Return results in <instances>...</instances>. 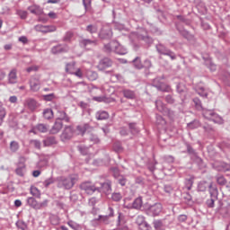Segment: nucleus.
<instances>
[{
    "label": "nucleus",
    "instance_id": "obj_1",
    "mask_svg": "<svg viewBox=\"0 0 230 230\" xmlns=\"http://www.w3.org/2000/svg\"><path fill=\"white\" fill-rule=\"evenodd\" d=\"M201 111L205 119H208L209 121H213L218 125H222L224 123V119H222V117H220V115H218L217 112H215V111L203 108Z\"/></svg>",
    "mask_w": 230,
    "mask_h": 230
},
{
    "label": "nucleus",
    "instance_id": "obj_2",
    "mask_svg": "<svg viewBox=\"0 0 230 230\" xmlns=\"http://www.w3.org/2000/svg\"><path fill=\"white\" fill-rule=\"evenodd\" d=\"M185 146L187 148V153L189 154V155H190V159H193L199 164L200 169L206 168V164H204V161L202 160V158H200V156H199V154H197V151L193 149L191 145L186 142Z\"/></svg>",
    "mask_w": 230,
    "mask_h": 230
},
{
    "label": "nucleus",
    "instance_id": "obj_3",
    "mask_svg": "<svg viewBox=\"0 0 230 230\" xmlns=\"http://www.w3.org/2000/svg\"><path fill=\"white\" fill-rule=\"evenodd\" d=\"M76 181L78 179L76 177H70V178H60L58 183V188H64L65 190H71L73 186H75Z\"/></svg>",
    "mask_w": 230,
    "mask_h": 230
},
{
    "label": "nucleus",
    "instance_id": "obj_4",
    "mask_svg": "<svg viewBox=\"0 0 230 230\" xmlns=\"http://www.w3.org/2000/svg\"><path fill=\"white\" fill-rule=\"evenodd\" d=\"M108 211H109V215H106V216L99 215L98 218L93 219V224H94V222H102V224L109 226V224H111V218L114 217V208H112V207H109Z\"/></svg>",
    "mask_w": 230,
    "mask_h": 230
},
{
    "label": "nucleus",
    "instance_id": "obj_5",
    "mask_svg": "<svg viewBox=\"0 0 230 230\" xmlns=\"http://www.w3.org/2000/svg\"><path fill=\"white\" fill-rule=\"evenodd\" d=\"M155 48L160 55H164L165 57H170L171 60H175V58H177V56L175 55V53L173 51L170 50L164 45L159 43L155 46Z\"/></svg>",
    "mask_w": 230,
    "mask_h": 230
},
{
    "label": "nucleus",
    "instance_id": "obj_6",
    "mask_svg": "<svg viewBox=\"0 0 230 230\" xmlns=\"http://www.w3.org/2000/svg\"><path fill=\"white\" fill-rule=\"evenodd\" d=\"M75 136V128L73 126H66L60 135L61 141H69Z\"/></svg>",
    "mask_w": 230,
    "mask_h": 230
},
{
    "label": "nucleus",
    "instance_id": "obj_7",
    "mask_svg": "<svg viewBox=\"0 0 230 230\" xmlns=\"http://www.w3.org/2000/svg\"><path fill=\"white\" fill-rule=\"evenodd\" d=\"M162 211L163 205H161V203H155L148 207L146 209V214L149 215V217H159Z\"/></svg>",
    "mask_w": 230,
    "mask_h": 230
},
{
    "label": "nucleus",
    "instance_id": "obj_8",
    "mask_svg": "<svg viewBox=\"0 0 230 230\" xmlns=\"http://www.w3.org/2000/svg\"><path fill=\"white\" fill-rule=\"evenodd\" d=\"M94 128L90 123H82L76 126L75 130L78 136H85L87 132H93Z\"/></svg>",
    "mask_w": 230,
    "mask_h": 230
},
{
    "label": "nucleus",
    "instance_id": "obj_9",
    "mask_svg": "<svg viewBox=\"0 0 230 230\" xmlns=\"http://www.w3.org/2000/svg\"><path fill=\"white\" fill-rule=\"evenodd\" d=\"M99 39H102V40H110V39H112V29L111 26L106 25L101 29Z\"/></svg>",
    "mask_w": 230,
    "mask_h": 230
},
{
    "label": "nucleus",
    "instance_id": "obj_10",
    "mask_svg": "<svg viewBox=\"0 0 230 230\" xmlns=\"http://www.w3.org/2000/svg\"><path fill=\"white\" fill-rule=\"evenodd\" d=\"M153 86L156 87L158 91H162V93H170L172 91L170 85L161 82L159 78L153 80Z\"/></svg>",
    "mask_w": 230,
    "mask_h": 230
},
{
    "label": "nucleus",
    "instance_id": "obj_11",
    "mask_svg": "<svg viewBox=\"0 0 230 230\" xmlns=\"http://www.w3.org/2000/svg\"><path fill=\"white\" fill-rule=\"evenodd\" d=\"M97 191H102L105 195H111L112 193V181L106 180L104 182H102L101 188H98Z\"/></svg>",
    "mask_w": 230,
    "mask_h": 230
},
{
    "label": "nucleus",
    "instance_id": "obj_12",
    "mask_svg": "<svg viewBox=\"0 0 230 230\" xmlns=\"http://www.w3.org/2000/svg\"><path fill=\"white\" fill-rule=\"evenodd\" d=\"M79 46H80V48L88 49L89 48H91L93 46H98V40L83 38V39L79 40Z\"/></svg>",
    "mask_w": 230,
    "mask_h": 230
},
{
    "label": "nucleus",
    "instance_id": "obj_13",
    "mask_svg": "<svg viewBox=\"0 0 230 230\" xmlns=\"http://www.w3.org/2000/svg\"><path fill=\"white\" fill-rule=\"evenodd\" d=\"M80 189L83 190V191H85V193H87L88 195H93L94 191H98L99 190L98 188H96V186L93 185L89 181L83 182L80 185Z\"/></svg>",
    "mask_w": 230,
    "mask_h": 230
},
{
    "label": "nucleus",
    "instance_id": "obj_14",
    "mask_svg": "<svg viewBox=\"0 0 230 230\" xmlns=\"http://www.w3.org/2000/svg\"><path fill=\"white\" fill-rule=\"evenodd\" d=\"M112 64H114L111 58H104L99 61V64L97 65V68L99 71H105V69H108V67H112Z\"/></svg>",
    "mask_w": 230,
    "mask_h": 230
},
{
    "label": "nucleus",
    "instance_id": "obj_15",
    "mask_svg": "<svg viewBox=\"0 0 230 230\" xmlns=\"http://www.w3.org/2000/svg\"><path fill=\"white\" fill-rule=\"evenodd\" d=\"M138 40H143L147 46H152L154 44V39L148 35L146 31L137 33Z\"/></svg>",
    "mask_w": 230,
    "mask_h": 230
},
{
    "label": "nucleus",
    "instance_id": "obj_16",
    "mask_svg": "<svg viewBox=\"0 0 230 230\" xmlns=\"http://www.w3.org/2000/svg\"><path fill=\"white\" fill-rule=\"evenodd\" d=\"M69 51V46L67 44H58L51 49L53 55H59V53H67Z\"/></svg>",
    "mask_w": 230,
    "mask_h": 230
},
{
    "label": "nucleus",
    "instance_id": "obj_17",
    "mask_svg": "<svg viewBox=\"0 0 230 230\" xmlns=\"http://www.w3.org/2000/svg\"><path fill=\"white\" fill-rule=\"evenodd\" d=\"M25 106L33 112V111L40 107V104L35 99L29 98L25 100Z\"/></svg>",
    "mask_w": 230,
    "mask_h": 230
},
{
    "label": "nucleus",
    "instance_id": "obj_18",
    "mask_svg": "<svg viewBox=\"0 0 230 230\" xmlns=\"http://www.w3.org/2000/svg\"><path fill=\"white\" fill-rule=\"evenodd\" d=\"M112 46L114 47L113 51H115L117 55H127L128 53L127 49L123 47V45L119 44V42L113 40Z\"/></svg>",
    "mask_w": 230,
    "mask_h": 230
},
{
    "label": "nucleus",
    "instance_id": "obj_19",
    "mask_svg": "<svg viewBox=\"0 0 230 230\" xmlns=\"http://www.w3.org/2000/svg\"><path fill=\"white\" fill-rule=\"evenodd\" d=\"M30 87L32 93H37L40 90V80L38 77H32L30 80Z\"/></svg>",
    "mask_w": 230,
    "mask_h": 230
},
{
    "label": "nucleus",
    "instance_id": "obj_20",
    "mask_svg": "<svg viewBox=\"0 0 230 230\" xmlns=\"http://www.w3.org/2000/svg\"><path fill=\"white\" fill-rule=\"evenodd\" d=\"M120 93L127 100H136V91L128 88H123Z\"/></svg>",
    "mask_w": 230,
    "mask_h": 230
},
{
    "label": "nucleus",
    "instance_id": "obj_21",
    "mask_svg": "<svg viewBox=\"0 0 230 230\" xmlns=\"http://www.w3.org/2000/svg\"><path fill=\"white\" fill-rule=\"evenodd\" d=\"M35 130L37 132H40L41 134H46V132H48L49 130V125L48 124H44V123H40L38 125H36L33 129L31 130V132L35 133Z\"/></svg>",
    "mask_w": 230,
    "mask_h": 230
},
{
    "label": "nucleus",
    "instance_id": "obj_22",
    "mask_svg": "<svg viewBox=\"0 0 230 230\" xmlns=\"http://www.w3.org/2000/svg\"><path fill=\"white\" fill-rule=\"evenodd\" d=\"M64 127V123L60 120H57L55 121L54 125L52 126L51 129H50V134H58V132H60V130H62V128Z\"/></svg>",
    "mask_w": 230,
    "mask_h": 230
},
{
    "label": "nucleus",
    "instance_id": "obj_23",
    "mask_svg": "<svg viewBox=\"0 0 230 230\" xmlns=\"http://www.w3.org/2000/svg\"><path fill=\"white\" fill-rule=\"evenodd\" d=\"M29 12L33 13L34 15H42L44 13V10L37 4H33L28 7Z\"/></svg>",
    "mask_w": 230,
    "mask_h": 230
},
{
    "label": "nucleus",
    "instance_id": "obj_24",
    "mask_svg": "<svg viewBox=\"0 0 230 230\" xmlns=\"http://www.w3.org/2000/svg\"><path fill=\"white\" fill-rule=\"evenodd\" d=\"M58 141H57V137H47L43 139V146H53V145H57Z\"/></svg>",
    "mask_w": 230,
    "mask_h": 230
},
{
    "label": "nucleus",
    "instance_id": "obj_25",
    "mask_svg": "<svg viewBox=\"0 0 230 230\" xmlns=\"http://www.w3.org/2000/svg\"><path fill=\"white\" fill-rule=\"evenodd\" d=\"M177 30L183 39H186L187 40H195V36L190 33V31L180 28H177Z\"/></svg>",
    "mask_w": 230,
    "mask_h": 230
},
{
    "label": "nucleus",
    "instance_id": "obj_26",
    "mask_svg": "<svg viewBox=\"0 0 230 230\" xmlns=\"http://www.w3.org/2000/svg\"><path fill=\"white\" fill-rule=\"evenodd\" d=\"M58 117L56 119L58 121H65L66 123H69L71 121V118L69 115L66 113L64 111H58Z\"/></svg>",
    "mask_w": 230,
    "mask_h": 230
},
{
    "label": "nucleus",
    "instance_id": "obj_27",
    "mask_svg": "<svg viewBox=\"0 0 230 230\" xmlns=\"http://www.w3.org/2000/svg\"><path fill=\"white\" fill-rule=\"evenodd\" d=\"M17 83V69L13 68L8 74V84H14Z\"/></svg>",
    "mask_w": 230,
    "mask_h": 230
},
{
    "label": "nucleus",
    "instance_id": "obj_28",
    "mask_svg": "<svg viewBox=\"0 0 230 230\" xmlns=\"http://www.w3.org/2000/svg\"><path fill=\"white\" fill-rule=\"evenodd\" d=\"M209 186H211V182H208L206 181H201L198 183L197 191H208L209 189Z\"/></svg>",
    "mask_w": 230,
    "mask_h": 230
},
{
    "label": "nucleus",
    "instance_id": "obj_29",
    "mask_svg": "<svg viewBox=\"0 0 230 230\" xmlns=\"http://www.w3.org/2000/svg\"><path fill=\"white\" fill-rule=\"evenodd\" d=\"M95 119L98 121H103V119H109V112L101 110L95 113Z\"/></svg>",
    "mask_w": 230,
    "mask_h": 230
},
{
    "label": "nucleus",
    "instance_id": "obj_30",
    "mask_svg": "<svg viewBox=\"0 0 230 230\" xmlns=\"http://www.w3.org/2000/svg\"><path fill=\"white\" fill-rule=\"evenodd\" d=\"M65 71L66 73H68V75H73V73L76 71V62L72 61L70 63H66Z\"/></svg>",
    "mask_w": 230,
    "mask_h": 230
},
{
    "label": "nucleus",
    "instance_id": "obj_31",
    "mask_svg": "<svg viewBox=\"0 0 230 230\" xmlns=\"http://www.w3.org/2000/svg\"><path fill=\"white\" fill-rule=\"evenodd\" d=\"M90 148L91 146H87L84 144L77 146V150L82 155H89L91 154Z\"/></svg>",
    "mask_w": 230,
    "mask_h": 230
},
{
    "label": "nucleus",
    "instance_id": "obj_32",
    "mask_svg": "<svg viewBox=\"0 0 230 230\" xmlns=\"http://www.w3.org/2000/svg\"><path fill=\"white\" fill-rule=\"evenodd\" d=\"M128 126L129 128V132L130 134H132V136H137V134H139V128H137V123L128 122Z\"/></svg>",
    "mask_w": 230,
    "mask_h": 230
},
{
    "label": "nucleus",
    "instance_id": "obj_33",
    "mask_svg": "<svg viewBox=\"0 0 230 230\" xmlns=\"http://www.w3.org/2000/svg\"><path fill=\"white\" fill-rule=\"evenodd\" d=\"M36 28H42L41 31L43 33H51L53 31H57V27L55 25H47V26L37 25Z\"/></svg>",
    "mask_w": 230,
    "mask_h": 230
},
{
    "label": "nucleus",
    "instance_id": "obj_34",
    "mask_svg": "<svg viewBox=\"0 0 230 230\" xmlns=\"http://www.w3.org/2000/svg\"><path fill=\"white\" fill-rule=\"evenodd\" d=\"M208 191L212 199H218V189L217 188V186L213 185V182H210Z\"/></svg>",
    "mask_w": 230,
    "mask_h": 230
},
{
    "label": "nucleus",
    "instance_id": "obj_35",
    "mask_svg": "<svg viewBox=\"0 0 230 230\" xmlns=\"http://www.w3.org/2000/svg\"><path fill=\"white\" fill-rule=\"evenodd\" d=\"M217 211L218 213H220V215H223L224 217L230 215V201L227 202L226 207H219L217 208Z\"/></svg>",
    "mask_w": 230,
    "mask_h": 230
},
{
    "label": "nucleus",
    "instance_id": "obj_36",
    "mask_svg": "<svg viewBox=\"0 0 230 230\" xmlns=\"http://www.w3.org/2000/svg\"><path fill=\"white\" fill-rule=\"evenodd\" d=\"M19 148H21V146L19 145V142L13 140L9 144V150L12 154H15L18 152Z\"/></svg>",
    "mask_w": 230,
    "mask_h": 230
},
{
    "label": "nucleus",
    "instance_id": "obj_37",
    "mask_svg": "<svg viewBox=\"0 0 230 230\" xmlns=\"http://www.w3.org/2000/svg\"><path fill=\"white\" fill-rule=\"evenodd\" d=\"M194 181H195V177L193 176H190V178H186L184 180V186H185V189L188 190V191H190L191 188H193Z\"/></svg>",
    "mask_w": 230,
    "mask_h": 230
},
{
    "label": "nucleus",
    "instance_id": "obj_38",
    "mask_svg": "<svg viewBox=\"0 0 230 230\" xmlns=\"http://www.w3.org/2000/svg\"><path fill=\"white\" fill-rule=\"evenodd\" d=\"M155 108L159 112H162V114L166 111V104L161 101V100H156L155 101Z\"/></svg>",
    "mask_w": 230,
    "mask_h": 230
},
{
    "label": "nucleus",
    "instance_id": "obj_39",
    "mask_svg": "<svg viewBox=\"0 0 230 230\" xmlns=\"http://www.w3.org/2000/svg\"><path fill=\"white\" fill-rule=\"evenodd\" d=\"M26 202H27V205L30 206V208H32V209H37L39 206V201H37V199H35V198L33 197L27 198Z\"/></svg>",
    "mask_w": 230,
    "mask_h": 230
},
{
    "label": "nucleus",
    "instance_id": "obj_40",
    "mask_svg": "<svg viewBox=\"0 0 230 230\" xmlns=\"http://www.w3.org/2000/svg\"><path fill=\"white\" fill-rule=\"evenodd\" d=\"M86 78L90 80V82H94V80H98V73L93 70H87Z\"/></svg>",
    "mask_w": 230,
    "mask_h": 230
},
{
    "label": "nucleus",
    "instance_id": "obj_41",
    "mask_svg": "<svg viewBox=\"0 0 230 230\" xmlns=\"http://www.w3.org/2000/svg\"><path fill=\"white\" fill-rule=\"evenodd\" d=\"M205 66L212 72L217 71V65L209 58H204Z\"/></svg>",
    "mask_w": 230,
    "mask_h": 230
},
{
    "label": "nucleus",
    "instance_id": "obj_42",
    "mask_svg": "<svg viewBox=\"0 0 230 230\" xmlns=\"http://www.w3.org/2000/svg\"><path fill=\"white\" fill-rule=\"evenodd\" d=\"M143 207V199L141 197L137 198L133 202H132V208L133 209H141Z\"/></svg>",
    "mask_w": 230,
    "mask_h": 230
},
{
    "label": "nucleus",
    "instance_id": "obj_43",
    "mask_svg": "<svg viewBox=\"0 0 230 230\" xmlns=\"http://www.w3.org/2000/svg\"><path fill=\"white\" fill-rule=\"evenodd\" d=\"M85 31L93 35V33H98V25L96 24H88L85 28Z\"/></svg>",
    "mask_w": 230,
    "mask_h": 230
},
{
    "label": "nucleus",
    "instance_id": "obj_44",
    "mask_svg": "<svg viewBox=\"0 0 230 230\" xmlns=\"http://www.w3.org/2000/svg\"><path fill=\"white\" fill-rule=\"evenodd\" d=\"M216 181L217 184H219V186H227V180L226 179V177H224V175L217 174L216 176Z\"/></svg>",
    "mask_w": 230,
    "mask_h": 230
},
{
    "label": "nucleus",
    "instance_id": "obj_45",
    "mask_svg": "<svg viewBox=\"0 0 230 230\" xmlns=\"http://www.w3.org/2000/svg\"><path fill=\"white\" fill-rule=\"evenodd\" d=\"M73 37H75V32L68 31L65 33L62 40L63 42H71V40H73Z\"/></svg>",
    "mask_w": 230,
    "mask_h": 230
},
{
    "label": "nucleus",
    "instance_id": "obj_46",
    "mask_svg": "<svg viewBox=\"0 0 230 230\" xmlns=\"http://www.w3.org/2000/svg\"><path fill=\"white\" fill-rule=\"evenodd\" d=\"M67 226H69V227H71V229L73 230H82V225L73 221V220H69L67 221Z\"/></svg>",
    "mask_w": 230,
    "mask_h": 230
},
{
    "label": "nucleus",
    "instance_id": "obj_47",
    "mask_svg": "<svg viewBox=\"0 0 230 230\" xmlns=\"http://www.w3.org/2000/svg\"><path fill=\"white\" fill-rule=\"evenodd\" d=\"M195 108L197 111H202L204 108L202 107V101L199 99V97H195L192 99Z\"/></svg>",
    "mask_w": 230,
    "mask_h": 230
},
{
    "label": "nucleus",
    "instance_id": "obj_48",
    "mask_svg": "<svg viewBox=\"0 0 230 230\" xmlns=\"http://www.w3.org/2000/svg\"><path fill=\"white\" fill-rule=\"evenodd\" d=\"M31 195H32V197H35L36 199H40V190L37 187L31 186Z\"/></svg>",
    "mask_w": 230,
    "mask_h": 230
},
{
    "label": "nucleus",
    "instance_id": "obj_49",
    "mask_svg": "<svg viewBox=\"0 0 230 230\" xmlns=\"http://www.w3.org/2000/svg\"><path fill=\"white\" fill-rule=\"evenodd\" d=\"M188 128L190 130H195V128H199L200 127V121L199 120H193L187 124Z\"/></svg>",
    "mask_w": 230,
    "mask_h": 230
},
{
    "label": "nucleus",
    "instance_id": "obj_50",
    "mask_svg": "<svg viewBox=\"0 0 230 230\" xmlns=\"http://www.w3.org/2000/svg\"><path fill=\"white\" fill-rule=\"evenodd\" d=\"M43 118L45 119H53V110L46 109L43 111Z\"/></svg>",
    "mask_w": 230,
    "mask_h": 230
},
{
    "label": "nucleus",
    "instance_id": "obj_51",
    "mask_svg": "<svg viewBox=\"0 0 230 230\" xmlns=\"http://www.w3.org/2000/svg\"><path fill=\"white\" fill-rule=\"evenodd\" d=\"M133 64L136 69H143V63L141 62L140 57H137L135 59H133Z\"/></svg>",
    "mask_w": 230,
    "mask_h": 230
},
{
    "label": "nucleus",
    "instance_id": "obj_52",
    "mask_svg": "<svg viewBox=\"0 0 230 230\" xmlns=\"http://www.w3.org/2000/svg\"><path fill=\"white\" fill-rule=\"evenodd\" d=\"M111 78L117 80V82H119L120 84L125 83V77H123L121 74H112Z\"/></svg>",
    "mask_w": 230,
    "mask_h": 230
},
{
    "label": "nucleus",
    "instance_id": "obj_53",
    "mask_svg": "<svg viewBox=\"0 0 230 230\" xmlns=\"http://www.w3.org/2000/svg\"><path fill=\"white\" fill-rule=\"evenodd\" d=\"M121 199H123V195L119 192H113L111 194V200H113V202H119Z\"/></svg>",
    "mask_w": 230,
    "mask_h": 230
},
{
    "label": "nucleus",
    "instance_id": "obj_54",
    "mask_svg": "<svg viewBox=\"0 0 230 230\" xmlns=\"http://www.w3.org/2000/svg\"><path fill=\"white\" fill-rule=\"evenodd\" d=\"M197 93L202 98H207V96H208V93L206 92V88H204L203 86H199L197 88Z\"/></svg>",
    "mask_w": 230,
    "mask_h": 230
},
{
    "label": "nucleus",
    "instance_id": "obj_55",
    "mask_svg": "<svg viewBox=\"0 0 230 230\" xmlns=\"http://www.w3.org/2000/svg\"><path fill=\"white\" fill-rule=\"evenodd\" d=\"M164 116H168V118H170V119H173V118H175V111L170 110V109H166L164 112H163Z\"/></svg>",
    "mask_w": 230,
    "mask_h": 230
},
{
    "label": "nucleus",
    "instance_id": "obj_56",
    "mask_svg": "<svg viewBox=\"0 0 230 230\" xmlns=\"http://www.w3.org/2000/svg\"><path fill=\"white\" fill-rule=\"evenodd\" d=\"M30 145H31V146H33L37 150H40L41 143H40V140H38V139H31V140H30Z\"/></svg>",
    "mask_w": 230,
    "mask_h": 230
},
{
    "label": "nucleus",
    "instance_id": "obj_57",
    "mask_svg": "<svg viewBox=\"0 0 230 230\" xmlns=\"http://www.w3.org/2000/svg\"><path fill=\"white\" fill-rule=\"evenodd\" d=\"M42 98L44 102H53V100L57 99V95H55V93H49L43 95Z\"/></svg>",
    "mask_w": 230,
    "mask_h": 230
},
{
    "label": "nucleus",
    "instance_id": "obj_58",
    "mask_svg": "<svg viewBox=\"0 0 230 230\" xmlns=\"http://www.w3.org/2000/svg\"><path fill=\"white\" fill-rule=\"evenodd\" d=\"M89 141H91V143H93V145H98L101 143L100 137H98L94 134H90Z\"/></svg>",
    "mask_w": 230,
    "mask_h": 230
},
{
    "label": "nucleus",
    "instance_id": "obj_59",
    "mask_svg": "<svg viewBox=\"0 0 230 230\" xmlns=\"http://www.w3.org/2000/svg\"><path fill=\"white\" fill-rule=\"evenodd\" d=\"M122 222H125V215L121 212H118L117 227H119Z\"/></svg>",
    "mask_w": 230,
    "mask_h": 230
},
{
    "label": "nucleus",
    "instance_id": "obj_60",
    "mask_svg": "<svg viewBox=\"0 0 230 230\" xmlns=\"http://www.w3.org/2000/svg\"><path fill=\"white\" fill-rule=\"evenodd\" d=\"M51 184H55V178H53V177H50L43 181V186L45 188H49V186H51Z\"/></svg>",
    "mask_w": 230,
    "mask_h": 230
},
{
    "label": "nucleus",
    "instance_id": "obj_61",
    "mask_svg": "<svg viewBox=\"0 0 230 230\" xmlns=\"http://www.w3.org/2000/svg\"><path fill=\"white\" fill-rule=\"evenodd\" d=\"M46 166H48V159L46 158L40 159L37 163V168H46Z\"/></svg>",
    "mask_w": 230,
    "mask_h": 230
},
{
    "label": "nucleus",
    "instance_id": "obj_62",
    "mask_svg": "<svg viewBox=\"0 0 230 230\" xmlns=\"http://www.w3.org/2000/svg\"><path fill=\"white\" fill-rule=\"evenodd\" d=\"M16 227H18V229H21V230L28 229V226L26 225V223L24 221H17Z\"/></svg>",
    "mask_w": 230,
    "mask_h": 230
},
{
    "label": "nucleus",
    "instance_id": "obj_63",
    "mask_svg": "<svg viewBox=\"0 0 230 230\" xmlns=\"http://www.w3.org/2000/svg\"><path fill=\"white\" fill-rule=\"evenodd\" d=\"M92 3H93L92 0H83V5L85 12H89V10H91Z\"/></svg>",
    "mask_w": 230,
    "mask_h": 230
},
{
    "label": "nucleus",
    "instance_id": "obj_64",
    "mask_svg": "<svg viewBox=\"0 0 230 230\" xmlns=\"http://www.w3.org/2000/svg\"><path fill=\"white\" fill-rule=\"evenodd\" d=\"M114 45H112V41L104 45V50L106 53H111V51H114Z\"/></svg>",
    "mask_w": 230,
    "mask_h": 230
}]
</instances>
